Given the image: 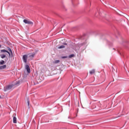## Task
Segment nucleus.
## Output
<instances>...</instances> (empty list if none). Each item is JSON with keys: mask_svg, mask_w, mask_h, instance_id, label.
<instances>
[{"mask_svg": "<svg viewBox=\"0 0 129 129\" xmlns=\"http://www.w3.org/2000/svg\"><path fill=\"white\" fill-rule=\"evenodd\" d=\"M95 70H93L92 71H90V72H89V73L91 75L94 74H95Z\"/></svg>", "mask_w": 129, "mask_h": 129, "instance_id": "1a4fd4ad", "label": "nucleus"}, {"mask_svg": "<svg viewBox=\"0 0 129 129\" xmlns=\"http://www.w3.org/2000/svg\"><path fill=\"white\" fill-rule=\"evenodd\" d=\"M23 23L28 24V25H33V22L32 21H30L29 20H23Z\"/></svg>", "mask_w": 129, "mask_h": 129, "instance_id": "f03ea898", "label": "nucleus"}, {"mask_svg": "<svg viewBox=\"0 0 129 129\" xmlns=\"http://www.w3.org/2000/svg\"><path fill=\"white\" fill-rule=\"evenodd\" d=\"M75 56L74 54H71L69 55V58H73Z\"/></svg>", "mask_w": 129, "mask_h": 129, "instance_id": "ddd939ff", "label": "nucleus"}, {"mask_svg": "<svg viewBox=\"0 0 129 129\" xmlns=\"http://www.w3.org/2000/svg\"><path fill=\"white\" fill-rule=\"evenodd\" d=\"M13 123H17V118L16 117H13Z\"/></svg>", "mask_w": 129, "mask_h": 129, "instance_id": "6e6552de", "label": "nucleus"}, {"mask_svg": "<svg viewBox=\"0 0 129 129\" xmlns=\"http://www.w3.org/2000/svg\"><path fill=\"white\" fill-rule=\"evenodd\" d=\"M1 57L2 58H5L6 57V55L5 54H2V55H1Z\"/></svg>", "mask_w": 129, "mask_h": 129, "instance_id": "f8f14e48", "label": "nucleus"}, {"mask_svg": "<svg viewBox=\"0 0 129 129\" xmlns=\"http://www.w3.org/2000/svg\"><path fill=\"white\" fill-rule=\"evenodd\" d=\"M29 103H30L29 100V99H27L28 106H29Z\"/></svg>", "mask_w": 129, "mask_h": 129, "instance_id": "dca6fc26", "label": "nucleus"}, {"mask_svg": "<svg viewBox=\"0 0 129 129\" xmlns=\"http://www.w3.org/2000/svg\"><path fill=\"white\" fill-rule=\"evenodd\" d=\"M68 57L67 56L61 57L62 58H67Z\"/></svg>", "mask_w": 129, "mask_h": 129, "instance_id": "f3484780", "label": "nucleus"}, {"mask_svg": "<svg viewBox=\"0 0 129 129\" xmlns=\"http://www.w3.org/2000/svg\"><path fill=\"white\" fill-rule=\"evenodd\" d=\"M8 51L6 49H2L1 50V52H3V53H8L9 54V57H10L11 56H12L13 55V52L12 49H11V48L10 47H8Z\"/></svg>", "mask_w": 129, "mask_h": 129, "instance_id": "f257e3e1", "label": "nucleus"}, {"mask_svg": "<svg viewBox=\"0 0 129 129\" xmlns=\"http://www.w3.org/2000/svg\"><path fill=\"white\" fill-rule=\"evenodd\" d=\"M35 55V53H31L29 55V57L30 58V59L31 60L33 59V58L34 57Z\"/></svg>", "mask_w": 129, "mask_h": 129, "instance_id": "423d86ee", "label": "nucleus"}, {"mask_svg": "<svg viewBox=\"0 0 129 129\" xmlns=\"http://www.w3.org/2000/svg\"><path fill=\"white\" fill-rule=\"evenodd\" d=\"M4 64H5V60H1L0 61V64L1 65H3Z\"/></svg>", "mask_w": 129, "mask_h": 129, "instance_id": "9b49d317", "label": "nucleus"}, {"mask_svg": "<svg viewBox=\"0 0 129 129\" xmlns=\"http://www.w3.org/2000/svg\"><path fill=\"white\" fill-rule=\"evenodd\" d=\"M25 70H27L28 73H31V70H30V67L28 65L25 66Z\"/></svg>", "mask_w": 129, "mask_h": 129, "instance_id": "39448f33", "label": "nucleus"}, {"mask_svg": "<svg viewBox=\"0 0 129 129\" xmlns=\"http://www.w3.org/2000/svg\"><path fill=\"white\" fill-rule=\"evenodd\" d=\"M2 46V45H1L0 44V48H1Z\"/></svg>", "mask_w": 129, "mask_h": 129, "instance_id": "a211bd4d", "label": "nucleus"}, {"mask_svg": "<svg viewBox=\"0 0 129 129\" xmlns=\"http://www.w3.org/2000/svg\"><path fill=\"white\" fill-rule=\"evenodd\" d=\"M13 88V85H8L4 88V92H7L8 90H10Z\"/></svg>", "mask_w": 129, "mask_h": 129, "instance_id": "7ed1b4c3", "label": "nucleus"}, {"mask_svg": "<svg viewBox=\"0 0 129 129\" xmlns=\"http://www.w3.org/2000/svg\"><path fill=\"white\" fill-rule=\"evenodd\" d=\"M28 58V56L27 55H23V61L24 62V63H26L27 62V58Z\"/></svg>", "mask_w": 129, "mask_h": 129, "instance_id": "20e7f679", "label": "nucleus"}, {"mask_svg": "<svg viewBox=\"0 0 129 129\" xmlns=\"http://www.w3.org/2000/svg\"><path fill=\"white\" fill-rule=\"evenodd\" d=\"M7 68V65H4L3 66L0 67V70H4Z\"/></svg>", "mask_w": 129, "mask_h": 129, "instance_id": "0eeeda50", "label": "nucleus"}, {"mask_svg": "<svg viewBox=\"0 0 129 129\" xmlns=\"http://www.w3.org/2000/svg\"><path fill=\"white\" fill-rule=\"evenodd\" d=\"M65 46L64 45H60L57 47L58 49H63L64 48Z\"/></svg>", "mask_w": 129, "mask_h": 129, "instance_id": "9d476101", "label": "nucleus"}, {"mask_svg": "<svg viewBox=\"0 0 129 129\" xmlns=\"http://www.w3.org/2000/svg\"><path fill=\"white\" fill-rule=\"evenodd\" d=\"M20 81H17V82H16V83L15 84V85H18L20 84Z\"/></svg>", "mask_w": 129, "mask_h": 129, "instance_id": "2eb2a0df", "label": "nucleus"}, {"mask_svg": "<svg viewBox=\"0 0 129 129\" xmlns=\"http://www.w3.org/2000/svg\"><path fill=\"white\" fill-rule=\"evenodd\" d=\"M64 45H67V44H64Z\"/></svg>", "mask_w": 129, "mask_h": 129, "instance_id": "6ab92c4d", "label": "nucleus"}, {"mask_svg": "<svg viewBox=\"0 0 129 129\" xmlns=\"http://www.w3.org/2000/svg\"><path fill=\"white\" fill-rule=\"evenodd\" d=\"M79 92V94H81V92Z\"/></svg>", "mask_w": 129, "mask_h": 129, "instance_id": "aec40b11", "label": "nucleus"}, {"mask_svg": "<svg viewBox=\"0 0 129 129\" xmlns=\"http://www.w3.org/2000/svg\"><path fill=\"white\" fill-rule=\"evenodd\" d=\"M59 62H60L59 60H56L55 61L54 63L55 64H57V63H59Z\"/></svg>", "mask_w": 129, "mask_h": 129, "instance_id": "4468645a", "label": "nucleus"}]
</instances>
